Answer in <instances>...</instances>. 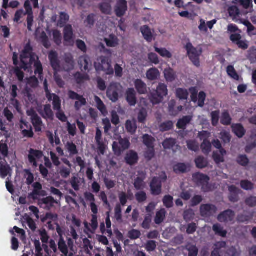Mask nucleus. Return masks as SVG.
I'll list each match as a JSON object with an SVG mask.
<instances>
[{
    "mask_svg": "<svg viewBox=\"0 0 256 256\" xmlns=\"http://www.w3.org/2000/svg\"><path fill=\"white\" fill-rule=\"evenodd\" d=\"M96 71H103L107 75L114 74V70L111 66V60L106 56H101L97 58V62L94 64Z\"/></svg>",
    "mask_w": 256,
    "mask_h": 256,
    "instance_id": "1",
    "label": "nucleus"
},
{
    "mask_svg": "<svg viewBox=\"0 0 256 256\" xmlns=\"http://www.w3.org/2000/svg\"><path fill=\"white\" fill-rule=\"evenodd\" d=\"M218 208L212 204H202L200 207V213L204 218H210L214 216L218 212Z\"/></svg>",
    "mask_w": 256,
    "mask_h": 256,
    "instance_id": "2",
    "label": "nucleus"
},
{
    "mask_svg": "<svg viewBox=\"0 0 256 256\" xmlns=\"http://www.w3.org/2000/svg\"><path fill=\"white\" fill-rule=\"evenodd\" d=\"M122 87L118 83H112L108 86L106 96L112 102H116L118 100L119 94L121 92Z\"/></svg>",
    "mask_w": 256,
    "mask_h": 256,
    "instance_id": "3",
    "label": "nucleus"
},
{
    "mask_svg": "<svg viewBox=\"0 0 256 256\" xmlns=\"http://www.w3.org/2000/svg\"><path fill=\"white\" fill-rule=\"evenodd\" d=\"M188 54L192 63L196 66H200L199 56L202 54V50H198L190 43L186 46Z\"/></svg>",
    "mask_w": 256,
    "mask_h": 256,
    "instance_id": "4",
    "label": "nucleus"
},
{
    "mask_svg": "<svg viewBox=\"0 0 256 256\" xmlns=\"http://www.w3.org/2000/svg\"><path fill=\"white\" fill-rule=\"evenodd\" d=\"M28 115L30 116L31 122L34 126L35 132H42L44 124L40 117L34 110L28 112Z\"/></svg>",
    "mask_w": 256,
    "mask_h": 256,
    "instance_id": "5",
    "label": "nucleus"
},
{
    "mask_svg": "<svg viewBox=\"0 0 256 256\" xmlns=\"http://www.w3.org/2000/svg\"><path fill=\"white\" fill-rule=\"evenodd\" d=\"M193 178L198 184L202 186L204 191L208 192L210 190V187L208 186L210 178L208 176L202 174L198 173L194 174Z\"/></svg>",
    "mask_w": 256,
    "mask_h": 256,
    "instance_id": "6",
    "label": "nucleus"
},
{
    "mask_svg": "<svg viewBox=\"0 0 256 256\" xmlns=\"http://www.w3.org/2000/svg\"><path fill=\"white\" fill-rule=\"evenodd\" d=\"M24 8L26 10L24 14H26L28 16L26 18L28 29L29 31H32L34 23V15L32 8L29 0H25L24 3Z\"/></svg>",
    "mask_w": 256,
    "mask_h": 256,
    "instance_id": "7",
    "label": "nucleus"
},
{
    "mask_svg": "<svg viewBox=\"0 0 256 256\" xmlns=\"http://www.w3.org/2000/svg\"><path fill=\"white\" fill-rule=\"evenodd\" d=\"M128 10L127 2L126 0H118L114 7L116 15L121 18L123 16Z\"/></svg>",
    "mask_w": 256,
    "mask_h": 256,
    "instance_id": "8",
    "label": "nucleus"
},
{
    "mask_svg": "<svg viewBox=\"0 0 256 256\" xmlns=\"http://www.w3.org/2000/svg\"><path fill=\"white\" fill-rule=\"evenodd\" d=\"M228 198L230 202L234 203L240 200L239 194L242 192L240 189L232 185L228 187Z\"/></svg>",
    "mask_w": 256,
    "mask_h": 256,
    "instance_id": "9",
    "label": "nucleus"
},
{
    "mask_svg": "<svg viewBox=\"0 0 256 256\" xmlns=\"http://www.w3.org/2000/svg\"><path fill=\"white\" fill-rule=\"evenodd\" d=\"M235 212L232 210L228 209L220 212L217 216L218 220L221 222H228L233 220Z\"/></svg>",
    "mask_w": 256,
    "mask_h": 256,
    "instance_id": "10",
    "label": "nucleus"
},
{
    "mask_svg": "<svg viewBox=\"0 0 256 256\" xmlns=\"http://www.w3.org/2000/svg\"><path fill=\"white\" fill-rule=\"evenodd\" d=\"M48 59L52 68L56 72L60 69V61L58 58V54L56 51L51 50L48 53Z\"/></svg>",
    "mask_w": 256,
    "mask_h": 256,
    "instance_id": "11",
    "label": "nucleus"
},
{
    "mask_svg": "<svg viewBox=\"0 0 256 256\" xmlns=\"http://www.w3.org/2000/svg\"><path fill=\"white\" fill-rule=\"evenodd\" d=\"M28 152L29 154L28 155V159L29 162L30 164H32L34 166H36L37 162L36 160V158L38 159L42 158L43 156L42 152L40 150L30 148Z\"/></svg>",
    "mask_w": 256,
    "mask_h": 256,
    "instance_id": "12",
    "label": "nucleus"
},
{
    "mask_svg": "<svg viewBox=\"0 0 256 256\" xmlns=\"http://www.w3.org/2000/svg\"><path fill=\"white\" fill-rule=\"evenodd\" d=\"M74 38V32L72 25L67 24L64 28V40L65 42L70 44L72 43Z\"/></svg>",
    "mask_w": 256,
    "mask_h": 256,
    "instance_id": "13",
    "label": "nucleus"
},
{
    "mask_svg": "<svg viewBox=\"0 0 256 256\" xmlns=\"http://www.w3.org/2000/svg\"><path fill=\"white\" fill-rule=\"evenodd\" d=\"M78 62L82 70L89 71V66H92L90 58L86 54L80 56Z\"/></svg>",
    "mask_w": 256,
    "mask_h": 256,
    "instance_id": "14",
    "label": "nucleus"
},
{
    "mask_svg": "<svg viewBox=\"0 0 256 256\" xmlns=\"http://www.w3.org/2000/svg\"><path fill=\"white\" fill-rule=\"evenodd\" d=\"M126 162L130 166H134L138 160V154L134 150H130L126 155L124 158Z\"/></svg>",
    "mask_w": 256,
    "mask_h": 256,
    "instance_id": "15",
    "label": "nucleus"
},
{
    "mask_svg": "<svg viewBox=\"0 0 256 256\" xmlns=\"http://www.w3.org/2000/svg\"><path fill=\"white\" fill-rule=\"evenodd\" d=\"M253 217V213L244 211L242 213L238 215L236 220L240 223L248 222L252 220Z\"/></svg>",
    "mask_w": 256,
    "mask_h": 256,
    "instance_id": "16",
    "label": "nucleus"
},
{
    "mask_svg": "<svg viewBox=\"0 0 256 256\" xmlns=\"http://www.w3.org/2000/svg\"><path fill=\"white\" fill-rule=\"evenodd\" d=\"M150 188L152 194L154 195H158L160 194V178L157 177H154L150 184Z\"/></svg>",
    "mask_w": 256,
    "mask_h": 256,
    "instance_id": "17",
    "label": "nucleus"
},
{
    "mask_svg": "<svg viewBox=\"0 0 256 256\" xmlns=\"http://www.w3.org/2000/svg\"><path fill=\"white\" fill-rule=\"evenodd\" d=\"M126 100L130 106H134L136 104V92L134 88H130L126 91Z\"/></svg>",
    "mask_w": 256,
    "mask_h": 256,
    "instance_id": "18",
    "label": "nucleus"
},
{
    "mask_svg": "<svg viewBox=\"0 0 256 256\" xmlns=\"http://www.w3.org/2000/svg\"><path fill=\"white\" fill-rule=\"evenodd\" d=\"M134 86L139 94H142L147 93V86L141 79H136L134 81Z\"/></svg>",
    "mask_w": 256,
    "mask_h": 256,
    "instance_id": "19",
    "label": "nucleus"
},
{
    "mask_svg": "<svg viewBox=\"0 0 256 256\" xmlns=\"http://www.w3.org/2000/svg\"><path fill=\"white\" fill-rule=\"evenodd\" d=\"M64 69L66 72H70L74 68V60L70 54L66 55L64 57Z\"/></svg>",
    "mask_w": 256,
    "mask_h": 256,
    "instance_id": "20",
    "label": "nucleus"
},
{
    "mask_svg": "<svg viewBox=\"0 0 256 256\" xmlns=\"http://www.w3.org/2000/svg\"><path fill=\"white\" fill-rule=\"evenodd\" d=\"M226 154V151L224 148H220L219 150L213 152V158L217 164L224 162V156Z\"/></svg>",
    "mask_w": 256,
    "mask_h": 256,
    "instance_id": "21",
    "label": "nucleus"
},
{
    "mask_svg": "<svg viewBox=\"0 0 256 256\" xmlns=\"http://www.w3.org/2000/svg\"><path fill=\"white\" fill-rule=\"evenodd\" d=\"M64 147L69 152L70 156H72L78 153L76 146L72 142H68L65 144Z\"/></svg>",
    "mask_w": 256,
    "mask_h": 256,
    "instance_id": "22",
    "label": "nucleus"
},
{
    "mask_svg": "<svg viewBox=\"0 0 256 256\" xmlns=\"http://www.w3.org/2000/svg\"><path fill=\"white\" fill-rule=\"evenodd\" d=\"M42 117L44 118H48L52 120L54 118V112L51 108L50 104H46L44 107V112H40Z\"/></svg>",
    "mask_w": 256,
    "mask_h": 256,
    "instance_id": "23",
    "label": "nucleus"
},
{
    "mask_svg": "<svg viewBox=\"0 0 256 256\" xmlns=\"http://www.w3.org/2000/svg\"><path fill=\"white\" fill-rule=\"evenodd\" d=\"M140 32L144 38L148 42H151L152 40V34L151 30L148 26H144L140 28Z\"/></svg>",
    "mask_w": 256,
    "mask_h": 256,
    "instance_id": "24",
    "label": "nucleus"
},
{
    "mask_svg": "<svg viewBox=\"0 0 256 256\" xmlns=\"http://www.w3.org/2000/svg\"><path fill=\"white\" fill-rule=\"evenodd\" d=\"M196 166L198 168H206L208 165V161L207 158H204L202 156H198L194 160Z\"/></svg>",
    "mask_w": 256,
    "mask_h": 256,
    "instance_id": "25",
    "label": "nucleus"
},
{
    "mask_svg": "<svg viewBox=\"0 0 256 256\" xmlns=\"http://www.w3.org/2000/svg\"><path fill=\"white\" fill-rule=\"evenodd\" d=\"M58 248L60 251L63 254L62 256H68V248L62 238H60L58 242Z\"/></svg>",
    "mask_w": 256,
    "mask_h": 256,
    "instance_id": "26",
    "label": "nucleus"
},
{
    "mask_svg": "<svg viewBox=\"0 0 256 256\" xmlns=\"http://www.w3.org/2000/svg\"><path fill=\"white\" fill-rule=\"evenodd\" d=\"M233 132L238 137L242 138L245 134V130L240 124H232V126Z\"/></svg>",
    "mask_w": 256,
    "mask_h": 256,
    "instance_id": "27",
    "label": "nucleus"
},
{
    "mask_svg": "<svg viewBox=\"0 0 256 256\" xmlns=\"http://www.w3.org/2000/svg\"><path fill=\"white\" fill-rule=\"evenodd\" d=\"M212 230L216 234H218L222 237H226L227 234L226 230L224 229V228L219 224H216L213 225Z\"/></svg>",
    "mask_w": 256,
    "mask_h": 256,
    "instance_id": "28",
    "label": "nucleus"
},
{
    "mask_svg": "<svg viewBox=\"0 0 256 256\" xmlns=\"http://www.w3.org/2000/svg\"><path fill=\"white\" fill-rule=\"evenodd\" d=\"M192 119V117L190 116H184L178 121L176 124L177 127L178 128L184 129L186 126L190 122Z\"/></svg>",
    "mask_w": 256,
    "mask_h": 256,
    "instance_id": "29",
    "label": "nucleus"
},
{
    "mask_svg": "<svg viewBox=\"0 0 256 256\" xmlns=\"http://www.w3.org/2000/svg\"><path fill=\"white\" fill-rule=\"evenodd\" d=\"M69 19L70 16L68 14L65 12H60V19L58 22V26L60 28L65 26Z\"/></svg>",
    "mask_w": 256,
    "mask_h": 256,
    "instance_id": "30",
    "label": "nucleus"
},
{
    "mask_svg": "<svg viewBox=\"0 0 256 256\" xmlns=\"http://www.w3.org/2000/svg\"><path fill=\"white\" fill-rule=\"evenodd\" d=\"M164 78L168 82H172L176 79L175 73L173 70L170 68L164 70Z\"/></svg>",
    "mask_w": 256,
    "mask_h": 256,
    "instance_id": "31",
    "label": "nucleus"
},
{
    "mask_svg": "<svg viewBox=\"0 0 256 256\" xmlns=\"http://www.w3.org/2000/svg\"><path fill=\"white\" fill-rule=\"evenodd\" d=\"M184 248L188 252V256H197L198 250L197 247L190 243H188Z\"/></svg>",
    "mask_w": 256,
    "mask_h": 256,
    "instance_id": "32",
    "label": "nucleus"
},
{
    "mask_svg": "<svg viewBox=\"0 0 256 256\" xmlns=\"http://www.w3.org/2000/svg\"><path fill=\"white\" fill-rule=\"evenodd\" d=\"M126 128L128 132L134 134L137 129V126L134 122L128 120L126 122Z\"/></svg>",
    "mask_w": 256,
    "mask_h": 256,
    "instance_id": "33",
    "label": "nucleus"
},
{
    "mask_svg": "<svg viewBox=\"0 0 256 256\" xmlns=\"http://www.w3.org/2000/svg\"><path fill=\"white\" fill-rule=\"evenodd\" d=\"M188 166L183 163H179L174 166V170L176 174L185 173L188 170Z\"/></svg>",
    "mask_w": 256,
    "mask_h": 256,
    "instance_id": "34",
    "label": "nucleus"
},
{
    "mask_svg": "<svg viewBox=\"0 0 256 256\" xmlns=\"http://www.w3.org/2000/svg\"><path fill=\"white\" fill-rule=\"evenodd\" d=\"M36 58L38 60L34 64V74H38V78L42 79L43 74V68L41 62L38 60V57H36Z\"/></svg>",
    "mask_w": 256,
    "mask_h": 256,
    "instance_id": "35",
    "label": "nucleus"
},
{
    "mask_svg": "<svg viewBox=\"0 0 256 256\" xmlns=\"http://www.w3.org/2000/svg\"><path fill=\"white\" fill-rule=\"evenodd\" d=\"M104 42L109 47H115L118 44V38L114 34H110L108 38L104 39Z\"/></svg>",
    "mask_w": 256,
    "mask_h": 256,
    "instance_id": "36",
    "label": "nucleus"
},
{
    "mask_svg": "<svg viewBox=\"0 0 256 256\" xmlns=\"http://www.w3.org/2000/svg\"><path fill=\"white\" fill-rule=\"evenodd\" d=\"M39 41L42 46L46 48H48L50 46V44L48 38L44 32H42L39 37Z\"/></svg>",
    "mask_w": 256,
    "mask_h": 256,
    "instance_id": "37",
    "label": "nucleus"
},
{
    "mask_svg": "<svg viewBox=\"0 0 256 256\" xmlns=\"http://www.w3.org/2000/svg\"><path fill=\"white\" fill-rule=\"evenodd\" d=\"M176 96L181 100L188 99V92L186 89L178 88L176 90Z\"/></svg>",
    "mask_w": 256,
    "mask_h": 256,
    "instance_id": "38",
    "label": "nucleus"
},
{
    "mask_svg": "<svg viewBox=\"0 0 256 256\" xmlns=\"http://www.w3.org/2000/svg\"><path fill=\"white\" fill-rule=\"evenodd\" d=\"M152 214H146L142 224V227L145 230H148L152 222Z\"/></svg>",
    "mask_w": 256,
    "mask_h": 256,
    "instance_id": "39",
    "label": "nucleus"
},
{
    "mask_svg": "<svg viewBox=\"0 0 256 256\" xmlns=\"http://www.w3.org/2000/svg\"><path fill=\"white\" fill-rule=\"evenodd\" d=\"M158 74V70L156 68H152L148 70L146 72V77L148 80H153L157 78Z\"/></svg>",
    "mask_w": 256,
    "mask_h": 256,
    "instance_id": "40",
    "label": "nucleus"
},
{
    "mask_svg": "<svg viewBox=\"0 0 256 256\" xmlns=\"http://www.w3.org/2000/svg\"><path fill=\"white\" fill-rule=\"evenodd\" d=\"M94 100L98 109L102 114L106 113V108L101 99L98 96H95Z\"/></svg>",
    "mask_w": 256,
    "mask_h": 256,
    "instance_id": "41",
    "label": "nucleus"
},
{
    "mask_svg": "<svg viewBox=\"0 0 256 256\" xmlns=\"http://www.w3.org/2000/svg\"><path fill=\"white\" fill-rule=\"evenodd\" d=\"M30 55L31 54H30L24 53V52H22L20 55V68L24 70H27V66H26L27 64H26V62Z\"/></svg>",
    "mask_w": 256,
    "mask_h": 256,
    "instance_id": "42",
    "label": "nucleus"
},
{
    "mask_svg": "<svg viewBox=\"0 0 256 256\" xmlns=\"http://www.w3.org/2000/svg\"><path fill=\"white\" fill-rule=\"evenodd\" d=\"M188 148L192 151L197 152L199 150V144L194 140H189L186 141Z\"/></svg>",
    "mask_w": 256,
    "mask_h": 256,
    "instance_id": "43",
    "label": "nucleus"
},
{
    "mask_svg": "<svg viewBox=\"0 0 256 256\" xmlns=\"http://www.w3.org/2000/svg\"><path fill=\"white\" fill-rule=\"evenodd\" d=\"M200 148L202 152L206 155H208L211 152L212 144L209 142L204 140L201 144Z\"/></svg>",
    "mask_w": 256,
    "mask_h": 256,
    "instance_id": "44",
    "label": "nucleus"
},
{
    "mask_svg": "<svg viewBox=\"0 0 256 256\" xmlns=\"http://www.w3.org/2000/svg\"><path fill=\"white\" fill-rule=\"evenodd\" d=\"M61 102L62 101L59 96L57 94H54V97L52 99V106L54 110H61Z\"/></svg>",
    "mask_w": 256,
    "mask_h": 256,
    "instance_id": "45",
    "label": "nucleus"
},
{
    "mask_svg": "<svg viewBox=\"0 0 256 256\" xmlns=\"http://www.w3.org/2000/svg\"><path fill=\"white\" fill-rule=\"evenodd\" d=\"M143 142L148 148L154 147L153 138L147 134H146L143 136Z\"/></svg>",
    "mask_w": 256,
    "mask_h": 256,
    "instance_id": "46",
    "label": "nucleus"
},
{
    "mask_svg": "<svg viewBox=\"0 0 256 256\" xmlns=\"http://www.w3.org/2000/svg\"><path fill=\"white\" fill-rule=\"evenodd\" d=\"M245 204L249 207L254 208L256 206V196H250L246 197L244 200Z\"/></svg>",
    "mask_w": 256,
    "mask_h": 256,
    "instance_id": "47",
    "label": "nucleus"
},
{
    "mask_svg": "<svg viewBox=\"0 0 256 256\" xmlns=\"http://www.w3.org/2000/svg\"><path fill=\"white\" fill-rule=\"evenodd\" d=\"M99 8L102 14H109L111 12V6L108 3H102L100 4Z\"/></svg>",
    "mask_w": 256,
    "mask_h": 256,
    "instance_id": "48",
    "label": "nucleus"
},
{
    "mask_svg": "<svg viewBox=\"0 0 256 256\" xmlns=\"http://www.w3.org/2000/svg\"><path fill=\"white\" fill-rule=\"evenodd\" d=\"M144 179L140 177H138L135 180L134 185L136 190H142L144 189Z\"/></svg>",
    "mask_w": 256,
    "mask_h": 256,
    "instance_id": "49",
    "label": "nucleus"
},
{
    "mask_svg": "<svg viewBox=\"0 0 256 256\" xmlns=\"http://www.w3.org/2000/svg\"><path fill=\"white\" fill-rule=\"evenodd\" d=\"M220 138L224 144H227L230 142L231 136L228 132L226 130H222L220 133Z\"/></svg>",
    "mask_w": 256,
    "mask_h": 256,
    "instance_id": "50",
    "label": "nucleus"
},
{
    "mask_svg": "<svg viewBox=\"0 0 256 256\" xmlns=\"http://www.w3.org/2000/svg\"><path fill=\"white\" fill-rule=\"evenodd\" d=\"M54 41L56 44L60 46L62 44V36L60 32L54 30L52 32Z\"/></svg>",
    "mask_w": 256,
    "mask_h": 256,
    "instance_id": "51",
    "label": "nucleus"
},
{
    "mask_svg": "<svg viewBox=\"0 0 256 256\" xmlns=\"http://www.w3.org/2000/svg\"><path fill=\"white\" fill-rule=\"evenodd\" d=\"M237 162L242 166H246L249 162V160L246 155H239L236 158Z\"/></svg>",
    "mask_w": 256,
    "mask_h": 256,
    "instance_id": "52",
    "label": "nucleus"
},
{
    "mask_svg": "<svg viewBox=\"0 0 256 256\" xmlns=\"http://www.w3.org/2000/svg\"><path fill=\"white\" fill-rule=\"evenodd\" d=\"M10 170V168L8 164L1 165L0 166V174L2 178H5Z\"/></svg>",
    "mask_w": 256,
    "mask_h": 256,
    "instance_id": "53",
    "label": "nucleus"
},
{
    "mask_svg": "<svg viewBox=\"0 0 256 256\" xmlns=\"http://www.w3.org/2000/svg\"><path fill=\"white\" fill-rule=\"evenodd\" d=\"M136 198L138 203H142L147 199L146 193L144 191H140L136 194Z\"/></svg>",
    "mask_w": 256,
    "mask_h": 256,
    "instance_id": "54",
    "label": "nucleus"
},
{
    "mask_svg": "<svg viewBox=\"0 0 256 256\" xmlns=\"http://www.w3.org/2000/svg\"><path fill=\"white\" fill-rule=\"evenodd\" d=\"M70 184L72 187L76 190L78 191L80 190V180L76 176H73L70 181Z\"/></svg>",
    "mask_w": 256,
    "mask_h": 256,
    "instance_id": "55",
    "label": "nucleus"
},
{
    "mask_svg": "<svg viewBox=\"0 0 256 256\" xmlns=\"http://www.w3.org/2000/svg\"><path fill=\"white\" fill-rule=\"evenodd\" d=\"M176 144V140L174 138H168L165 140L162 145L164 148L170 149L172 148Z\"/></svg>",
    "mask_w": 256,
    "mask_h": 256,
    "instance_id": "56",
    "label": "nucleus"
},
{
    "mask_svg": "<svg viewBox=\"0 0 256 256\" xmlns=\"http://www.w3.org/2000/svg\"><path fill=\"white\" fill-rule=\"evenodd\" d=\"M231 118L228 112H224L221 118V123L224 125H229L231 122Z\"/></svg>",
    "mask_w": 256,
    "mask_h": 256,
    "instance_id": "57",
    "label": "nucleus"
},
{
    "mask_svg": "<svg viewBox=\"0 0 256 256\" xmlns=\"http://www.w3.org/2000/svg\"><path fill=\"white\" fill-rule=\"evenodd\" d=\"M42 202L43 204H46L50 207L53 206L54 204L58 203L54 198L50 196L42 198Z\"/></svg>",
    "mask_w": 256,
    "mask_h": 256,
    "instance_id": "58",
    "label": "nucleus"
},
{
    "mask_svg": "<svg viewBox=\"0 0 256 256\" xmlns=\"http://www.w3.org/2000/svg\"><path fill=\"white\" fill-rule=\"evenodd\" d=\"M227 72L231 78L236 80H238L239 76L232 66H229L227 67Z\"/></svg>",
    "mask_w": 256,
    "mask_h": 256,
    "instance_id": "59",
    "label": "nucleus"
},
{
    "mask_svg": "<svg viewBox=\"0 0 256 256\" xmlns=\"http://www.w3.org/2000/svg\"><path fill=\"white\" fill-rule=\"evenodd\" d=\"M96 16L94 14H91L88 16L86 20L85 23L86 24V26H89L90 28H91L92 26L95 22L96 20H95Z\"/></svg>",
    "mask_w": 256,
    "mask_h": 256,
    "instance_id": "60",
    "label": "nucleus"
},
{
    "mask_svg": "<svg viewBox=\"0 0 256 256\" xmlns=\"http://www.w3.org/2000/svg\"><path fill=\"white\" fill-rule=\"evenodd\" d=\"M27 83L32 88H36L38 85V80L36 76H32L28 78Z\"/></svg>",
    "mask_w": 256,
    "mask_h": 256,
    "instance_id": "61",
    "label": "nucleus"
},
{
    "mask_svg": "<svg viewBox=\"0 0 256 256\" xmlns=\"http://www.w3.org/2000/svg\"><path fill=\"white\" fill-rule=\"evenodd\" d=\"M87 76L83 74L80 72H76L74 74V78L77 84H81L83 82L84 80H86Z\"/></svg>",
    "mask_w": 256,
    "mask_h": 256,
    "instance_id": "62",
    "label": "nucleus"
},
{
    "mask_svg": "<svg viewBox=\"0 0 256 256\" xmlns=\"http://www.w3.org/2000/svg\"><path fill=\"white\" fill-rule=\"evenodd\" d=\"M240 186L245 190H252L254 188V184L248 180H244L240 182Z\"/></svg>",
    "mask_w": 256,
    "mask_h": 256,
    "instance_id": "63",
    "label": "nucleus"
},
{
    "mask_svg": "<svg viewBox=\"0 0 256 256\" xmlns=\"http://www.w3.org/2000/svg\"><path fill=\"white\" fill-rule=\"evenodd\" d=\"M118 144L121 146V149L122 152L128 149L130 146V142L126 138H120L119 140Z\"/></svg>",
    "mask_w": 256,
    "mask_h": 256,
    "instance_id": "64",
    "label": "nucleus"
}]
</instances>
